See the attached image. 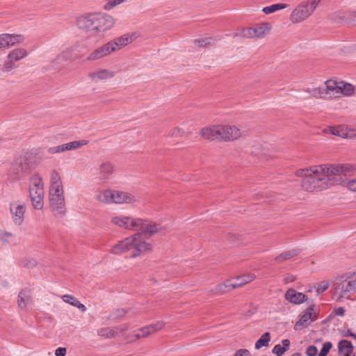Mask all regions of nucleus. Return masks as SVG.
<instances>
[{
  "mask_svg": "<svg viewBox=\"0 0 356 356\" xmlns=\"http://www.w3.org/2000/svg\"><path fill=\"white\" fill-rule=\"evenodd\" d=\"M15 236L13 233L4 229H0V241L3 243H10L13 241Z\"/></svg>",
  "mask_w": 356,
  "mask_h": 356,
  "instance_id": "79ce46f5",
  "label": "nucleus"
},
{
  "mask_svg": "<svg viewBox=\"0 0 356 356\" xmlns=\"http://www.w3.org/2000/svg\"><path fill=\"white\" fill-rule=\"evenodd\" d=\"M113 53L108 42L94 49L86 58L87 61L92 62L102 59Z\"/></svg>",
  "mask_w": 356,
  "mask_h": 356,
  "instance_id": "2eb2a0df",
  "label": "nucleus"
},
{
  "mask_svg": "<svg viewBox=\"0 0 356 356\" xmlns=\"http://www.w3.org/2000/svg\"><path fill=\"white\" fill-rule=\"evenodd\" d=\"M24 40V36L21 34H0V49H8L15 44H21Z\"/></svg>",
  "mask_w": 356,
  "mask_h": 356,
  "instance_id": "ddd939ff",
  "label": "nucleus"
},
{
  "mask_svg": "<svg viewBox=\"0 0 356 356\" xmlns=\"http://www.w3.org/2000/svg\"><path fill=\"white\" fill-rule=\"evenodd\" d=\"M330 129L332 134L344 138H353L356 137V129H350L345 125L330 127Z\"/></svg>",
  "mask_w": 356,
  "mask_h": 356,
  "instance_id": "aec40b11",
  "label": "nucleus"
},
{
  "mask_svg": "<svg viewBox=\"0 0 356 356\" xmlns=\"http://www.w3.org/2000/svg\"><path fill=\"white\" fill-rule=\"evenodd\" d=\"M325 88L327 89L328 92H330L329 97H330L332 95H338L339 88V82L330 79L325 81Z\"/></svg>",
  "mask_w": 356,
  "mask_h": 356,
  "instance_id": "473e14b6",
  "label": "nucleus"
},
{
  "mask_svg": "<svg viewBox=\"0 0 356 356\" xmlns=\"http://www.w3.org/2000/svg\"><path fill=\"white\" fill-rule=\"evenodd\" d=\"M116 19L106 13H88L77 17L76 26L88 33L89 37H98L112 29Z\"/></svg>",
  "mask_w": 356,
  "mask_h": 356,
  "instance_id": "f03ea898",
  "label": "nucleus"
},
{
  "mask_svg": "<svg viewBox=\"0 0 356 356\" xmlns=\"http://www.w3.org/2000/svg\"><path fill=\"white\" fill-rule=\"evenodd\" d=\"M355 11L350 13L338 12L333 15L332 19L337 23L350 22L352 23L353 16L350 15Z\"/></svg>",
  "mask_w": 356,
  "mask_h": 356,
  "instance_id": "c756f323",
  "label": "nucleus"
},
{
  "mask_svg": "<svg viewBox=\"0 0 356 356\" xmlns=\"http://www.w3.org/2000/svg\"><path fill=\"white\" fill-rule=\"evenodd\" d=\"M347 336H351L353 337H354L355 339H356V334H353L350 330H348V332H347Z\"/></svg>",
  "mask_w": 356,
  "mask_h": 356,
  "instance_id": "338daca9",
  "label": "nucleus"
},
{
  "mask_svg": "<svg viewBox=\"0 0 356 356\" xmlns=\"http://www.w3.org/2000/svg\"><path fill=\"white\" fill-rule=\"evenodd\" d=\"M137 201V198L131 193L114 190L113 204H133Z\"/></svg>",
  "mask_w": 356,
  "mask_h": 356,
  "instance_id": "6ab92c4d",
  "label": "nucleus"
},
{
  "mask_svg": "<svg viewBox=\"0 0 356 356\" xmlns=\"http://www.w3.org/2000/svg\"><path fill=\"white\" fill-rule=\"evenodd\" d=\"M67 350L65 348L60 347L55 351L56 356H65L66 355Z\"/></svg>",
  "mask_w": 356,
  "mask_h": 356,
  "instance_id": "13d9d810",
  "label": "nucleus"
},
{
  "mask_svg": "<svg viewBox=\"0 0 356 356\" xmlns=\"http://www.w3.org/2000/svg\"><path fill=\"white\" fill-rule=\"evenodd\" d=\"M355 168L350 164L314 165L296 171L298 177H303L302 187L308 192L325 190L342 181L343 176L352 175Z\"/></svg>",
  "mask_w": 356,
  "mask_h": 356,
  "instance_id": "f257e3e1",
  "label": "nucleus"
},
{
  "mask_svg": "<svg viewBox=\"0 0 356 356\" xmlns=\"http://www.w3.org/2000/svg\"><path fill=\"white\" fill-rule=\"evenodd\" d=\"M307 91L316 98H325L330 95V92L327 91L325 87H318Z\"/></svg>",
  "mask_w": 356,
  "mask_h": 356,
  "instance_id": "72a5a7b5",
  "label": "nucleus"
},
{
  "mask_svg": "<svg viewBox=\"0 0 356 356\" xmlns=\"http://www.w3.org/2000/svg\"><path fill=\"white\" fill-rule=\"evenodd\" d=\"M170 136H172V137H181V136H185V131L181 129V128H179V127H176L175 129H173L170 134Z\"/></svg>",
  "mask_w": 356,
  "mask_h": 356,
  "instance_id": "3c124183",
  "label": "nucleus"
},
{
  "mask_svg": "<svg viewBox=\"0 0 356 356\" xmlns=\"http://www.w3.org/2000/svg\"><path fill=\"white\" fill-rule=\"evenodd\" d=\"M127 313V311L124 309H118L116 312H115V318H122Z\"/></svg>",
  "mask_w": 356,
  "mask_h": 356,
  "instance_id": "052dcab7",
  "label": "nucleus"
},
{
  "mask_svg": "<svg viewBox=\"0 0 356 356\" xmlns=\"http://www.w3.org/2000/svg\"><path fill=\"white\" fill-rule=\"evenodd\" d=\"M318 350L315 346H309L306 350V354L307 356H316Z\"/></svg>",
  "mask_w": 356,
  "mask_h": 356,
  "instance_id": "5fc2aeb1",
  "label": "nucleus"
},
{
  "mask_svg": "<svg viewBox=\"0 0 356 356\" xmlns=\"http://www.w3.org/2000/svg\"><path fill=\"white\" fill-rule=\"evenodd\" d=\"M139 332L141 334V336L143 337H147V336H149L150 334L147 326L140 328L139 330Z\"/></svg>",
  "mask_w": 356,
  "mask_h": 356,
  "instance_id": "bf43d9fd",
  "label": "nucleus"
},
{
  "mask_svg": "<svg viewBox=\"0 0 356 356\" xmlns=\"http://www.w3.org/2000/svg\"><path fill=\"white\" fill-rule=\"evenodd\" d=\"M285 298L290 302L296 305L302 303L307 300L305 294L298 292L293 289H289L286 291Z\"/></svg>",
  "mask_w": 356,
  "mask_h": 356,
  "instance_id": "5701e85b",
  "label": "nucleus"
},
{
  "mask_svg": "<svg viewBox=\"0 0 356 356\" xmlns=\"http://www.w3.org/2000/svg\"><path fill=\"white\" fill-rule=\"evenodd\" d=\"M68 54H69L67 51L62 52L61 54L58 55V56L55 58L54 62L56 63V64H60V63L64 62L65 60H66L68 58V57H69Z\"/></svg>",
  "mask_w": 356,
  "mask_h": 356,
  "instance_id": "09e8293b",
  "label": "nucleus"
},
{
  "mask_svg": "<svg viewBox=\"0 0 356 356\" xmlns=\"http://www.w3.org/2000/svg\"><path fill=\"white\" fill-rule=\"evenodd\" d=\"M350 15L353 17L352 24L356 25V13H353Z\"/></svg>",
  "mask_w": 356,
  "mask_h": 356,
  "instance_id": "69168bd1",
  "label": "nucleus"
},
{
  "mask_svg": "<svg viewBox=\"0 0 356 356\" xmlns=\"http://www.w3.org/2000/svg\"><path fill=\"white\" fill-rule=\"evenodd\" d=\"M271 26L268 23H262L253 26L254 39L262 38L269 34Z\"/></svg>",
  "mask_w": 356,
  "mask_h": 356,
  "instance_id": "393cba45",
  "label": "nucleus"
},
{
  "mask_svg": "<svg viewBox=\"0 0 356 356\" xmlns=\"http://www.w3.org/2000/svg\"><path fill=\"white\" fill-rule=\"evenodd\" d=\"M287 282H292L295 280V277L293 275H291L290 277L286 278Z\"/></svg>",
  "mask_w": 356,
  "mask_h": 356,
  "instance_id": "774afa93",
  "label": "nucleus"
},
{
  "mask_svg": "<svg viewBox=\"0 0 356 356\" xmlns=\"http://www.w3.org/2000/svg\"><path fill=\"white\" fill-rule=\"evenodd\" d=\"M213 295L215 296H219L223 293H225L227 292V286L225 284H220L217 285L216 287H214L211 291Z\"/></svg>",
  "mask_w": 356,
  "mask_h": 356,
  "instance_id": "49530a36",
  "label": "nucleus"
},
{
  "mask_svg": "<svg viewBox=\"0 0 356 356\" xmlns=\"http://www.w3.org/2000/svg\"><path fill=\"white\" fill-rule=\"evenodd\" d=\"M29 170V163L25 156H18L15 158L10 168V172L13 175L19 176L22 173L27 172Z\"/></svg>",
  "mask_w": 356,
  "mask_h": 356,
  "instance_id": "f3484780",
  "label": "nucleus"
},
{
  "mask_svg": "<svg viewBox=\"0 0 356 356\" xmlns=\"http://www.w3.org/2000/svg\"><path fill=\"white\" fill-rule=\"evenodd\" d=\"M116 329L113 327H102L97 330V334L106 339L116 336Z\"/></svg>",
  "mask_w": 356,
  "mask_h": 356,
  "instance_id": "c9c22d12",
  "label": "nucleus"
},
{
  "mask_svg": "<svg viewBox=\"0 0 356 356\" xmlns=\"http://www.w3.org/2000/svg\"><path fill=\"white\" fill-rule=\"evenodd\" d=\"M334 295L338 300L350 298L356 293V271L338 277L334 285Z\"/></svg>",
  "mask_w": 356,
  "mask_h": 356,
  "instance_id": "20e7f679",
  "label": "nucleus"
},
{
  "mask_svg": "<svg viewBox=\"0 0 356 356\" xmlns=\"http://www.w3.org/2000/svg\"><path fill=\"white\" fill-rule=\"evenodd\" d=\"M31 301L30 292L27 289L22 290L18 296L17 304L22 309H26Z\"/></svg>",
  "mask_w": 356,
  "mask_h": 356,
  "instance_id": "cd10ccee",
  "label": "nucleus"
},
{
  "mask_svg": "<svg viewBox=\"0 0 356 356\" xmlns=\"http://www.w3.org/2000/svg\"><path fill=\"white\" fill-rule=\"evenodd\" d=\"M29 193L33 207L35 209H42L44 205V188L41 177L35 176L31 178Z\"/></svg>",
  "mask_w": 356,
  "mask_h": 356,
  "instance_id": "423d86ee",
  "label": "nucleus"
},
{
  "mask_svg": "<svg viewBox=\"0 0 356 356\" xmlns=\"http://www.w3.org/2000/svg\"><path fill=\"white\" fill-rule=\"evenodd\" d=\"M300 252V250L298 249H293L289 251H286L285 252H282L280 254H279L276 258L275 260L278 262H282L284 261L288 260L290 258H292L294 256H296Z\"/></svg>",
  "mask_w": 356,
  "mask_h": 356,
  "instance_id": "f704fd0d",
  "label": "nucleus"
},
{
  "mask_svg": "<svg viewBox=\"0 0 356 356\" xmlns=\"http://www.w3.org/2000/svg\"><path fill=\"white\" fill-rule=\"evenodd\" d=\"M346 186L348 190L356 192V179L348 181L346 183Z\"/></svg>",
  "mask_w": 356,
  "mask_h": 356,
  "instance_id": "864d4df0",
  "label": "nucleus"
},
{
  "mask_svg": "<svg viewBox=\"0 0 356 356\" xmlns=\"http://www.w3.org/2000/svg\"><path fill=\"white\" fill-rule=\"evenodd\" d=\"M111 223L119 227L128 230L139 231L142 219L124 215L115 216L111 218Z\"/></svg>",
  "mask_w": 356,
  "mask_h": 356,
  "instance_id": "6e6552de",
  "label": "nucleus"
},
{
  "mask_svg": "<svg viewBox=\"0 0 356 356\" xmlns=\"http://www.w3.org/2000/svg\"><path fill=\"white\" fill-rule=\"evenodd\" d=\"M338 349L339 353L350 354L353 353V346L352 343L347 340H341L338 343Z\"/></svg>",
  "mask_w": 356,
  "mask_h": 356,
  "instance_id": "7c9ffc66",
  "label": "nucleus"
},
{
  "mask_svg": "<svg viewBox=\"0 0 356 356\" xmlns=\"http://www.w3.org/2000/svg\"><path fill=\"white\" fill-rule=\"evenodd\" d=\"M272 352L277 356H282L286 352V348H282L280 344H277L273 348Z\"/></svg>",
  "mask_w": 356,
  "mask_h": 356,
  "instance_id": "8fccbe9b",
  "label": "nucleus"
},
{
  "mask_svg": "<svg viewBox=\"0 0 356 356\" xmlns=\"http://www.w3.org/2000/svg\"><path fill=\"white\" fill-rule=\"evenodd\" d=\"M270 336L269 332L264 333L255 343V348L259 350L264 346H268Z\"/></svg>",
  "mask_w": 356,
  "mask_h": 356,
  "instance_id": "e433bc0d",
  "label": "nucleus"
},
{
  "mask_svg": "<svg viewBox=\"0 0 356 356\" xmlns=\"http://www.w3.org/2000/svg\"><path fill=\"white\" fill-rule=\"evenodd\" d=\"M88 143L86 140H74L65 144H63L61 145L51 147L49 148L48 152L50 154H56L59 152H63L67 150H72L78 149L83 145H86Z\"/></svg>",
  "mask_w": 356,
  "mask_h": 356,
  "instance_id": "a211bd4d",
  "label": "nucleus"
},
{
  "mask_svg": "<svg viewBox=\"0 0 356 356\" xmlns=\"http://www.w3.org/2000/svg\"><path fill=\"white\" fill-rule=\"evenodd\" d=\"M10 212L13 222L15 225H21L24 221L26 207L20 202H13L10 204Z\"/></svg>",
  "mask_w": 356,
  "mask_h": 356,
  "instance_id": "f8f14e48",
  "label": "nucleus"
},
{
  "mask_svg": "<svg viewBox=\"0 0 356 356\" xmlns=\"http://www.w3.org/2000/svg\"><path fill=\"white\" fill-rule=\"evenodd\" d=\"M316 313L314 312V306L309 307L304 314L301 316L300 320L294 325L296 330H301L302 327H307L312 322L316 320Z\"/></svg>",
  "mask_w": 356,
  "mask_h": 356,
  "instance_id": "4468645a",
  "label": "nucleus"
},
{
  "mask_svg": "<svg viewBox=\"0 0 356 356\" xmlns=\"http://www.w3.org/2000/svg\"><path fill=\"white\" fill-rule=\"evenodd\" d=\"M194 43L200 47H204L208 45L213 44L215 43V40L212 38H205L195 40Z\"/></svg>",
  "mask_w": 356,
  "mask_h": 356,
  "instance_id": "37998d69",
  "label": "nucleus"
},
{
  "mask_svg": "<svg viewBox=\"0 0 356 356\" xmlns=\"http://www.w3.org/2000/svg\"><path fill=\"white\" fill-rule=\"evenodd\" d=\"M49 203L54 215L63 216L65 214V197L63 187L49 188Z\"/></svg>",
  "mask_w": 356,
  "mask_h": 356,
  "instance_id": "0eeeda50",
  "label": "nucleus"
},
{
  "mask_svg": "<svg viewBox=\"0 0 356 356\" xmlns=\"http://www.w3.org/2000/svg\"><path fill=\"white\" fill-rule=\"evenodd\" d=\"M241 136V130L235 125L220 124V139L224 141H233Z\"/></svg>",
  "mask_w": 356,
  "mask_h": 356,
  "instance_id": "9b49d317",
  "label": "nucleus"
},
{
  "mask_svg": "<svg viewBox=\"0 0 356 356\" xmlns=\"http://www.w3.org/2000/svg\"><path fill=\"white\" fill-rule=\"evenodd\" d=\"M161 227L159 225L151 222L149 221L143 220L142 219V225L139 226V230L145 234L152 235L153 234L159 232Z\"/></svg>",
  "mask_w": 356,
  "mask_h": 356,
  "instance_id": "a878e982",
  "label": "nucleus"
},
{
  "mask_svg": "<svg viewBox=\"0 0 356 356\" xmlns=\"http://www.w3.org/2000/svg\"><path fill=\"white\" fill-rule=\"evenodd\" d=\"M234 282H233V280H229L223 283V284H225L227 286V292L232 289H236V287L232 286V285L234 284Z\"/></svg>",
  "mask_w": 356,
  "mask_h": 356,
  "instance_id": "e2e57ef3",
  "label": "nucleus"
},
{
  "mask_svg": "<svg viewBox=\"0 0 356 356\" xmlns=\"http://www.w3.org/2000/svg\"><path fill=\"white\" fill-rule=\"evenodd\" d=\"M332 347V344L330 341H326L323 344V347L318 353V356H327L329 351Z\"/></svg>",
  "mask_w": 356,
  "mask_h": 356,
  "instance_id": "de8ad7c7",
  "label": "nucleus"
},
{
  "mask_svg": "<svg viewBox=\"0 0 356 356\" xmlns=\"http://www.w3.org/2000/svg\"><path fill=\"white\" fill-rule=\"evenodd\" d=\"M288 7L286 3H275L270 6H266L263 8V12L266 14H270L278 10L284 9Z\"/></svg>",
  "mask_w": 356,
  "mask_h": 356,
  "instance_id": "ea45409f",
  "label": "nucleus"
},
{
  "mask_svg": "<svg viewBox=\"0 0 356 356\" xmlns=\"http://www.w3.org/2000/svg\"><path fill=\"white\" fill-rule=\"evenodd\" d=\"M114 329H116V336L119 334H122L123 332L129 329V325L128 324H123L120 325L117 327H114Z\"/></svg>",
  "mask_w": 356,
  "mask_h": 356,
  "instance_id": "6e6d98bb",
  "label": "nucleus"
},
{
  "mask_svg": "<svg viewBox=\"0 0 356 356\" xmlns=\"http://www.w3.org/2000/svg\"><path fill=\"white\" fill-rule=\"evenodd\" d=\"M63 183L61 178L58 172L54 170L51 175V185L50 188H61Z\"/></svg>",
  "mask_w": 356,
  "mask_h": 356,
  "instance_id": "58836bf2",
  "label": "nucleus"
},
{
  "mask_svg": "<svg viewBox=\"0 0 356 356\" xmlns=\"http://www.w3.org/2000/svg\"><path fill=\"white\" fill-rule=\"evenodd\" d=\"M115 76V72L107 69H97L88 73V77L93 81L111 79Z\"/></svg>",
  "mask_w": 356,
  "mask_h": 356,
  "instance_id": "412c9836",
  "label": "nucleus"
},
{
  "mask_svg": "<svg viewBox=\"0 0 356 356\" xmlns=\"http://www.w3.org/2000/svg\"><path fill=\"white\" fill-rule=\"evenodd\" d=\"M107 3L104 5V9L106 10H111L115 7L127 2L128 0H107Z\"/></svg>",
  "mask_w": 356,
  "mask_h": 356,
  "instance_id": "a18cd8bd",
  "label": "nucleus"
},
{
  "mask_svg": "<svg viewBox=\"0 0 356 356\" xmlns=\"http://www.w3.org/2000/svg\"><path fill=\"white\" fill-rule=\"evenodd\" d=\"M61 298L65 302L68 303L75 307H77L83 312H86L87 309L86 307L83 304L81 303L80 301L76 297L72 295H63Z\"/></svg>",
  "mask_w": 356,
  "mask_h": 356,
  "instance_id": "bb28decb",
  "label": "nucleus"
},
{
  "mask_svg": "<svg viewBox=\"0 0 356 356\" xmlns=\"http://www.w3.org/2000/svg\"><path fill=\"white\" fill-rule=\"evenodd\" d=\"M282 348H286V351L289 349L290 346V341L289 339H284L282 341Z\"/></svg>",
  "mask_w": 356,
  "mask_h": 356,
  "instance_id": "0e129e2a",
  "label": "nucleus"
},
{
  "mask_svg": "<svg viewBox=\"0 0 356 356\" xmlns=\"http://www.w3.org/2000/svg\"><path fill=\"white\" fill-rule=\"evenodd\" d=\"M339 84L338 94H343L345 96H350L353 94L355 88L353 85L343 81H339Z\"/></svg>",
  "mask_w": 356,
  "mask_h": 356,
  "instance_id": "2f4dec72",
  "label": "nucleus"
},
{
  "mask_svg": "<svg viewBox=\"0 0 356 356\" xmlns=\"http://www.w3.org/2000/svg\"><path fill=\"white\" fill-rule=\"evenodd\" d=\"M329 287V284L326 282H321L318 284L317 288H316V293L318 294H321L323 293L325 291H326Z\"/></svg>",
  "mask_w": 356,
  "mask_h": 356,
  "instance_id": "603ef678",
  "label": "nucleus"
},
{
  "mask_svg": "<svg viewBox=\"0 0 356 356\" xmlns=\"http://www.w3.org/2000/svg\"><path fill=\"white\" fill-rule=\"evenodd\" d=\"M152 248V245L146 242L143 238L142 234L138 233L126 238L114 245L111 249L110 252L114 254H119L128 252H130L131 257H136L150 251Z\"/></svg>",
  "mask_w": 356,
  "mask_h": 356,
  "instance_id": "7ed1b4c3",
  "label": "nucleus"
},
{
  "mask_svg": "<svg viewBox=\"0 0 356 356\" xmlns=\"http://www.w3.org/2000/svg\"><path fill=\"white\" fill-rule=\"evenodd\" d=\"M114 190L105 189L98 192L95 195V200L104 204H113Z\"/></svg>",
  "mask_w": 356,
  "mask_h": 356,
  "instance_id": "b1692460",
  "label": "nucleus"
},
{
  "mask_svg": "<svg viewBox=\"0 0 356 356\" xmlns=\"http://www.w3.org/2000/svg\"><path fill=\"white\" fill-rule=\"evenodd\" d=\"M255 279V276L252 274H246L241 276L237 277L234 280H233L234 284L232 286L236 288L241 287L242 286L252 282Z\"/></svg>",
  "mask_w": 356,
  "mask_h": 356,
  "instance_id": "c85d7f7f",
  "label": "nucleus"
},
{
  "mask_svg": "<svg viewBox=\"0 0 356 356\" xmlns=\"http://www.w3.org/2000/svg\"><path fill=\"white\" fill-rule=\"evenodd\" d=\"M165 323L164 321H160L156 322V323L151 324L147 326L149 329V334H151L161 330L165 326Z\"/></svg>",
  "mask_w": 356,
  "mask_h": 356,
  "instance_id": "c03bdc74",
  "label": "nucleus"
},
{
  "mask_svg": "<svg viewBox=\"0 0 356 356\" xmlns=\"http://www.w3.org/2000/svg\"><path fill=\"white\" fill-rule=\"evenodd\" d=\"M321 0L302 1L291 12L289 19L293 24H298L309 18Z\"/></svg>",
  "mask_w": 356,
  "mask_h": 356,
  "instance_id": "39448f33",
  "label": "nucleus"
},
{
  "mask_svg": "<svg viewBox=\"0 0 356 356\" xmlns=\"http://www.w3.org/2000/svg\"><path fill=\"white\" fill-rule=\"evenodd\" d=\"M334 312L335 315L343 316L345 314V309L342 307L334 309Z\"/></svg>",
  "mask_w": 356,
  "mask_h": 356,
  "instance_id": "680f3d73",
  "label": "nucleus"
},
{
  "mask_svg": "<svg viewBox=\"0 0 356 356\" xmlns=\"http://www.w3.org/2000/svg\"><path fill=\"white\" fill-rule=\"evenodd\" d=\"M200 135L204 139L208 140L220 139V124L202 129Z\"/></svg>",
  "mask_w": 356,
  "mask_h": 356,
  "instance_id": "4be33fe9",
  "label": "nucleus"
},
{
  "mask_svg": "<svg viewBox=\"0 0 356 356\" xmlns=\"http://www.w3.org/2000/svg\"><path fill=\"white\" fill-rule=\"evenodd\" d=\"M139 37L140 33L137 31L127 33L121 36L117 37L113 40L108 41V43L112 48L113 52H115L131 43L134 40Z\"/></svg>",
  "mask_w": 356,
  "mask_h": 356,
  "instance_id": "9d476101",
  "label": "nucleus"
},
{
  "mask_svg": "<svg viewBox=\"0 0 356 356\" xmlns=\"http://www.w3.org/2000/svg\"><path fill=\"white\" fill-rule=\"evenodd\" d=\"M29 53L25 48H16L9 52L3 65V70L10 72L16 67L15 63L28 56Z\"/></svg>",
  "mask_w": 356,
  "mask_h": 356,
  "instance_id": "1a4fd4ad",
  "label": "nucleus"
},
{
  "mask_svg": "<svg viewBox=\"0 0 356 356\" xmlns=\"http://www.w3.org/2000/svg\"><path fill=\"white\" fill-rule=\"evenodd\" d=\"M113 172V165L109 161H103L98 168L97 178L101 181L106 183L112 178Z\"/></svg>",
  "mask_w": 356,
  "mask_h": 356,
  "instance_id": "dca6fc26",
  "label": "nucleus"
},
{
  "mask_svg": "<svg viewBox=\"0 0 356 356\" xmlns=\"http://www.w3.org/2000/svg\"><path fill=\"white\" fill-rule=\"evenodd\" d=\"M37 261L35 259L30 257L25 256L21 258L20 259V265L24 268H31L37 266Z\"/></svg>",
  "mask_w": 356,
  "mask_h": 356,
  "instance_id": "a19ab883",
  "label": "nucleus"
},
{
  "mask_svg": "<svg viewBox=\"0 0 356 356\" xmlns=\"http://www.w3.org/2000/svg\"><path fill=\"white\" fill-rule=\"evenodd\" d=\"M234 37H241L245 38H254L253 27L243 28L238 30L234 34Z\"/></svg>",
  "mask_w": 356,
  "mask_h": 356,
  "instance_id": "4c0bfd02",
  "label": "nucleus"
},
{
  "mask_svg": "<svg viewBox=\"0 0 356 356\" xmlns=\"http://www.w3.org/2000/svg\"><path fill=\"white\" fill-rule=\"evenodd\" d=\"M234 356H252L250 351L247 349H240L238 350Z\"/></svg>",
  "mask_w": 356,
  "mask_h": 356,
  "instance_id": "4d7b16f0",
  "label": "nucleus"
}]
</instances>
